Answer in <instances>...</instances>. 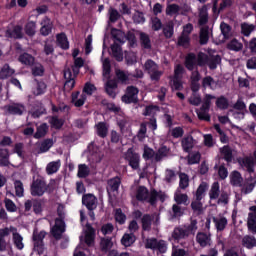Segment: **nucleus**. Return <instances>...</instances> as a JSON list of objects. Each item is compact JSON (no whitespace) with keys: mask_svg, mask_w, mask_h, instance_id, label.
Wrapping results in <instances>:
<instances>
[{"mask_svg":"<svg viewBox=\"0 0 256 256\" xmlns=\"http://www.w3.org/2000/svg\"><path fill=\"white\" fill-rule=\"evenodd\" d=\"M111 35L114 39V43H125L126 37L125 32L118 30V29H112Z\"/></svg>","mask_w":256,"mask_h":256,"instance_id":"473e14b6","label":"nucleus"},{"mask_svg":"<svg viewBox=\"0 0 256 256\" xmlns=\"http://www.w3.org/2000/svg\"><path fill=\"white\" fill-rule=\"evenodd\" d=\"M221 63V56L216 55L208 58L207 65L210 69H217V65Z\"/></svg>","mask_w":256,"mask_h":256,"instance_id":"052dcab7","label":"nucleus"},{"mask_svg":"<svg viewBox=\"0 0 256 256\" xmlns=\"http://www.w3.org/2000/svg\"><path fill=\"white\" fill-rule=\"evenodd\" d=\"M124 159L128 162V164L132 167V169H139V163L141 161L140 156L133 151V148H129L124 154Z\"/></svg>","mask_w":256,"mask_h":256,"instance_id":"39448f33","label":"nucleus"},{"mask_svg":"<svg viewBox=\"0 0 256 256\" xmlns=\"http://www.w3.org/2000/svg\"><path fill=\"white\" fill-rule=\"evenodd\" d=\"M139 95V89L134 86H128L125 95L122 96L123 103H137Z\"/></svg>","mask_w":256,"mask_h":256,"instance_id":"0eeeda50","label":"nucleus"},{"mask_svg":"<svg viewBox=\"0 0 256 256\" xmlns=\"http://www.w3.org/2000/svg\"><path fill=\"white\" fill-rule=\"evenodd\" d=\"M181 145L185 153H190V151L195 147V145H197V141L193 139V136L188 135L181 140Z\"/></svg>","mask_w":256,"mask_h":256,"instance_id":"4468645a","label":"nucleus"},{"mask_svg":"<svg viewBox=\"0 0 256 256\" xmlns=\"http://www.w3.org/2000/svg\"><path fill=\"white\" fill-rule=\"evenodd\" d=\"M19 61L23 65H33V63L35 62V58H33V56L28 53H24L19 56Z\"/></svg>","mask_w":256,"mask_h":256,"instance_id":"6e6d98bb","label":"nucleus"},{"mask_svg":"<svg viewBox=\"0 0 256 256\" xmlns=\"http://www.w3.org/2000/svg\"><path fill=\"white\" fill-rule=\"evenodd\" d=\"M241 31L245 37H249L253 31H255V25L253 24H248V23H243L241 25Z\"/></svg>","mask_w":256,"mask_h":256,"instance_id":"bf43d9fd","label":"nucleus"},{"mask_svg":"<svg viewBox=\"0 0 256 256\" xmlns=\"http://www.w3.org/2000/svg\"><path fill=\"white\" fill-rule=\"evenodd\" d=\"M230 183L231 185H234V187H242L243 177L241 176V173L238 171L232 172L230 175Z\"/></svg>","mask_w":256,"mask_h":256,"instance_id":"cd10ccee","label":"nucleus"},{"mask_svg":"<svg viewBox=\"0 0 256 256\" xmlns=\"http://www.w3.org/2000/svg\"><path fill=\"white\" fill-rule=\"evenodd\" d=\"M109 129L107 128V125L103 122H100L97 125V133L99 135V137H107V133H108Z\"/></svg>","mask_w":256,"mask_h":256,"instance_id":"774afa93","label":"nucleus"},{"mask_svg":"<svg viewBox=\"0 0 256 256\" xmlns=\"http://www.w3.org/2000/svg\"><path fill=\"white\" fill-rule=\"evenodd\" d=\"M189 234L185 228L176 227L172 232V238L174 241H181V239H187Z\"/></svg>","mask_w":256,"mask_h":256,"instance_id":"5701e85b","label":"nucleus"},{"mask_svg":"<svg viewBox=\"0 0 256 256\" xmlns=\"http://www.w3.org/2000/svg\"><path fill=\"white\" fill-rule=\"evenodd\" d=\"M5 36L10 39H23V27L16 25L13 30H6Z\"/></svg>","mask_w":256,"mask_h":256,"instance_id":"a211bd4d","label":"nucleus"},{"mask_svg":"<svg viewBox=\"0 0 256 256\" xmlns=\"http://www.w3.org/2000/svg\"><path fill=\"white\" fill-rule=\"evenodd\" d=\"M256 186V177L250 176L248 179L245 180L244 184H242V191L244 193H251L255 189Z\"/></svg>","mask_w":256,"mask_h":256,"instance_id":"393cba45","label":"nucleus"},{"mask_svg":"<svg viewBox=\"0 0 256 256\" xmlns=\"http://www.w3.org/2000/svg\"><path fill=\"white\" fill-rule=\"evenodd\" d=\"M196 113L201 121H211V116H209L208 108H203V106H201L200 109L196 110Z\"/></svg>","mask_w":256,"mask_h":256,"instance_id":"49530a36","label":"nucleus"},{"mask_svg":"<svg viewBox=\"0 0 256 256\" xmlns=\"http://www.w3.org/2000/svg\"><path fill=\"white\" fill-rule=\"evenodd\" d=\"M213 223H215V227L217 231H225V227H227V218L221 217H213Z\"/></svg>","mask_w":256,"mask_h":256,"instance_id":"79ce46f5","label":"nucleus"},{"mask_svg":"<svg viewBox=\"0 0 256 256\" xmlns=\"http://www.w3.org/2000/svg\"><path fill=\"white\" fill-rule=\"evenodd\" d=\"M142 231H151L153 225V217L150 214H144L141 218Z\"/></svg>","mask_w":256,"mask_h":256,"instance_id":"c85d7f7f","label":"nucleus"},{"mask_svg":"<svg viewBox=\"0 0 256 256\" xmlns=\"http://www.w3.org/2000/svg\"><path fill=\"white\" fill-rule=\"evenodd\" d=\"M102 67H103V77L109 79V75L111 73V61L109 58L102 60Z\"/></svg>","mask_w":256,"mask_h":256,"instance_id":"5fc2aeb1","label":"nucleus"},{"mask_svg":"<svg viewBox=\"0 0 256 256\" xmlns=\"http://www.w3.org/2000/svg\"><path fill=\"white\" fill-rule=\"evenodd\" d=\"M197 65V56L193 53L188 54L185 59L186 69H188V71H193L197 69Z\"/></svg>","mask_w":256,"mask_h":256,"instance_id":"aec40b11","label":"nucleus"},{"mask_svg":"<svg viewBox=\"0 0 256 256\" xmlns=\"http://www.w3.org/2000/svg\"><path fill=\"white\" fill-rule=\"evenodd\" d=\"M173 29H174L173 21H169L165 24L163 28V33L166 39H171V37H173V33H174Z\"/></svg>","mask_w":256,"mask_h":256,"instance_id":"8fccbe9b","label":"nucleus"},{"mask_svg":"<svg viewBox=\"0 0 256 256\" xmlns=\"http://www.w3.org/2000/svg\"><path fill=\"white\" fill-rule=\"evenodd\" d=\"M111 51L116 61H123V50H121V46L119 44L117 43L112 44Z\"/></svg>","mask_w":256,"mask_h":256,"instance_id":"e433bc0d","label":"nucleus"},{"mask_svg":"<svg viewBox=\"0 0 256 256\" xmlns=\"http://www.w3.org/2000/svg\"><path fill=\"white\" fill-rule=\"evenodd\" d=\"M50 233L56 241L61 240L63 234L65 233V220L55 219V224L51 228Z\"/></svg>","mask_w":256,"mask_h":256,"instance_id":"20e7f679","label":"nucleus"},{"mask_svg":"<svg viewBox=\"0 0 256 256\" xmlns=\"http://www.w3.org/2000/svg\"><path fill=\"white\" fill-rule=\"evenodd\" d=\"M36 29L37 24L34 21L27 22L24 28L26 35H28L29 37H33V35H35Z\"/></svg>","mask_w":256,"mask_h":256,"instance_id":"3c124183","label":"nucleus"},{"mask_svg":"<svg viewBox=\"0 0 256 256\" xmlns=\"http://www.w3.org/2000/svg\"><path fill=\"white\" fill-rule=\"evenodd\" d=\"M12 75H15V69L11 68L9 64H5L0 70V79H8Z\"/></svg>","mask_w":256,"mask_h":256,"instance_id":"72a5a7b5","label":"nucleus"},{"mask_svg":"<svg viewBox=\"0 0 256 256\" xmlns=\"http://www.w3.org/2000/svg\"><path fill=\"white\" fill-rule=\"evenodd\" d=\"M117 125L118 127H120L121 133H125V131H127V129L131 127V121L129 120V118H121L118 119Z\"/></svg>","mask_w":256,"mask_h":256,"instance_id":"603ef678","label":"nucleus"},{"mask_svg":"<svg viewBox=\"0 0 256 256\" xmlns=\"http://www.w3.org/2000/svg\"><path fill=\"white\" fill-rule=\"evenodd\" d=\"M64 78L66 79V82L64 84L65 91H71V89L75 87V78L73 77L71 69L67 68L66 70H64Z\"/></svg>","mask_w":256,"mask_h":256,"instance_id":"2eb2a0df","label":"nucleus"},{"mask_svg":"<svg viewBox=\"0 0 256 256\" xmlns=\"http://www.w3.org/2000/svg\"><path fill=\"white\" fill-rule=\"evenodd\" d=\"M100 247L104 253H107L113 247V239L111 237L101 238Z\"/></svg>","mask_w":256,"mask_h":256,"instance_id":"58836bf2","label":"nucleus"},{"mask_svg":"<svg viewBox=\"0 0 256 256\" xmlns=\"http://www.w3.org/2000/svg\"><path fill=\"white\" fill-rule=\"evenodd\" d=\"M108 15H109V21L110 23H117V21H119L121 14L119 13V11H117V9L115 8H109L108 10Z\"/></svg>","mask_w":256,"mask_h":256,"instance_id":"864d4df0","label":"nucleus"},{"mask_svg":"<svg viewBox=\"0 0 256 256\" xmlns=\"http://www.w3.org/2000/svg\"><path fill=\"white\" fill-rule=\"evenodd\" d=\"M242 247L245 249H255L256 247V238L253 235H245L242 238Z\"/></svg>","mask_w":256,"mask_h":256,"instance_id":"a878e982","label":"nucleus"},{"mask_svg":"<svg viewBox=\"0 0 256 256\" xmlns=\"http://www.w3.org/2000/svg\"><path fill=\"white\" fill-rule=\"evenodd\" d=\"M7 109L11 115H23L25 113V105L21 103H12L8 105Z\"/></svg>","mask_w":256,"mask_h":256,"instance_id":"412c9836","label":"nucleus"},{"mask_svg":"<svg viewBox=\"0 0 256 256\" xmlns=\"http://www.w3.org/2000/svg\"><path fill=\"white\" fill-rule=\"evenodd\" d=\"M106 93L111 97L112 99H115L117 94L115 93V90L117 89V82L115 80H108L106 83Z\"/></svg>","mask_w":256,"mask_h":256,"instance_id":"c756f323","label":"nucleus"},{"mask_svg":"<svg viewBox=\"0 0 256 256\" xmlns=\"http://www.w3.org/2000/svg\"><path fill=\"white\" fill-rule=\"evenodd\" d=\"M57 43L61 49H69V40H67V35H65V33L57 35Z\"/></svg>","mask_w":256,"mask_h":256,"instance_id":"09e8293b","label":"nucleus"},{"mask_svg":"<svg viewBox=\"0 0 256 256\" xmlns=\"http://www.w3.org/2000/svg\"><path fill=\"white\" fill-rule=\"evenodd\" d=\"M47 129V124H41L34 134L35 139H41V137H45V135H47Z\"/></svg>","mask_w":256,"mask_h":256,"instance_id":"e2e57ef3","label":"nucleus"},{"mask_svg":"<svg viewBox=\"0 0 256 256\" xmlns=\"http://www.w3.org/2000/svg\"><path fill=\"white\" fill-rule=\"evenodd\" d=\"M203 195V193H196L190 205L192 211L198 215L203 213V202H201L203 200Z\"/></svg>","mask_w":256,"mask_h":256,"instance_id":"6e6552de","label":"nucleus"},{"mask_svg":"<svg viewBox=\"0 0 256 256\" xmlns=\"http://www.w3.org/2000/svg\"><path fill=\"white\" fill-rule=\"evenodd\" d=\"M11 231H17V228L14 226L5 227L0 229V251L1 253L7 251V247L9 246V240L6 237L11 235Z\"/></svg>","mask_w":256,"mask_h":256,"instance_id":"7ed1b4c3","label":"nucleus"},{"mask_svg":"<svg viewBox=\"0 0 256 256\" xmlns=\"http://www.w3.org/2000/svg\"><path fill=\"white\" fill-rule=\"evenodd\" d=\"M144 69L152 81H159L161 79V75H163V71L159 70V65H157L153 60H147L144 64Z\"/></svg>","mask_w":256,"mask_h":256,"instance_id":"f257e3e1","label":"nucleus"},{"mask_svg":"<svg viewBox=\"0 0 256 256\" xmlns=\"http://www.w3.org/2000/svg\"><path fill=\"white\" fill-rule=\"evenodd\" d=\"M147 137V122H143L140 124V129L137 133L138 141H145Z\"/></svg>","mask_w":256,"mask_h":256,"instance_id":"4d7b16f0","label":"nucleus"},{"mask_svg":"<svg viewBox=\"0 0 256 256\" xmlns=\"http://www.w3.org/2000/svg\"><path fill=\"white\" fill-rule=\"evenodd\" d=\"M209 35H211V30L209 26H202L200 29V43L201 45H206L209 41Z\"/></svg>","mask_w":256,"mask_h":256,"instance_id":"f704fd0d","label":"nucleus"},{"mask_svg":"<svg viewBox=\"0 0 256 256\" xmlns=\"http://www.w3.org/2000/svg\"><path fill=\"white\" fill-rule=\"evenodd\" d=\"M119 187H121V178L115 177L108 180V184H107L108 193H115L119 191Z\"/></svg>","mask_w":256,"mask_h":256,"instance_id":"4be33fe9","label":"nucleus"},{"mask_svg":"<svg viewBox=\"0 0 256 256\" xmlns=\"http://www.w3.org/2000/svg\"><path fill=\"white\" fill-rule=\"evenodd\" d=\"M46 89H47V85L45 84V82L36 81V87L33 90V93L34 95H43Z\"/></svg>","mask_w":256,"mask_h":256,"instance_id":"680f3d73","label":"nucleus"},{"mask_svg":"<svg viewBox=\"0 0 256 256\" xmlns=\"http://www.w3.org/2000/svg\"><path fill=\"white\" fill-rule=\"evenodd\" d=\"M220 153H221L223 159H225V161H227V163H231V161H233V150L231 149V147L224 146V147L220 148Z\"/></svg>","mask_w":256,"mask_h":256,"instance_id":"4c0bfd02","label":"nucleus"},{"mask_svg":"<svg viewBox=\"0 0 256 256\" xmlns=\"http://www.w3.org/2000/svg\"><path fill=\"white\" fill-rule=\"evenodd\" d=\"M145 248L159 251V253H167V241L158 240L157 238H148L145 242Z\"/></svg>","mask_w":256,"mask_h":256,"instance_id":"f03ea898","label":"nucleus"},{"mask_svg":"<svg viewBox=\"0 0 256 256\" xmlns=\"http://www.w3.org/2000/svg\"><path fill=\"white\" fill-rule=\"evenodd\" d=\"M13 233V243L19 251H23L25 244H23V236L17 231H11Z\"/></svg>","mask_w":256,"mask_h":256,"instance_id":"7c9ffc66","label":"nucleus"},{"mask_svg":"<svg viewBox=\"0 0 256 256\" xmlns=\"http://www.w3.org/2000/svg\"><path fill=\"white\" fill-rule=\"evenodd\" d=\"M190 87L194 93H197L199 89L201 88V84L199 82L201 81V73H199V70H190Z\"/></svg>","mask_w":256,"mask_h":256,"instance_id":"1a4fd4ad","label":"nucleus"},{"mask_svg":"<svg viewBox=\"0 0 256 256\" xmlns=\"http://www.w3.org/2000/svg\"><path fill=\"white\" fill-rule=\"evenodd\" d=\"M198 25L200 27L207 26V23H209V8H207V5H204L200 8H198Z\"/></svg>","mask_w":256,"mask_h":256,"instance_id":"9d476101","label":"nucleus"},{"mask_svg":"<svg viewBox=\"0 0 256 256\" xmlns=\"http://www.w3.org/2000/svg\"><path fill=\"white\" fill-rule=\"evenodd\" d=\"M47 235V232L45 231H34L33 232V242H34V249H36V251H38V253H42L43 250L45 249V244L43 243V239H45Z\"/></svg>","mask_w":256,"mask_h":256,"instance_id":"423d86ee","label":"nucleus"},{"mask_svg":"<svg viewBox=\"0 0 256 256\" xmlns=\"http://www.w3.org/2000/svg\"><path fill=\"white\" fill-rule=\"evenodd\" d=\"M247 227L252 235H256V215L248 214Z\"/></svg>","mask_w":256,"mask_h":256,"instance_id":"c03bdc74","label":"nucleus"},{"mask_svg":"<svg viewBox=\"0 0 256 256\" xmlns=\"http://www.w3.org/2000/svg\"><path fill=\"white\" fill-rule=\"evenodd\" d=\"M140 43L143 49H151V38L145 32L140 33Z\"/></svg>","mask_w":256,"mask_h":256,"instance_id":"de8ad7c7","label":"nucleus"},{"mask_svg":"<svg viewBox=\"0 0 256 256\" xmlns=\"http://www.w3.org/2000/svg\"><path fill=\"white\" fill-rule=\"evenodd\" d=\"M0 165L1 167L9 165V149L7 148H0Z\"/></svg>","mask_w":256,"mask_h":256,"instance_id":"ea45409f","label":"nucleus"},{"mask_svg":"<svg viewBox=\"0 0 256 256\" xmlns=\"http://www.w3.org/2000/svg\"><path fill=\"white\" fill-rule=\"evenodd\" d=\"M174 201L176 202V205H184V207H187V205H189V196L183 193H175Z\"/></svg>","mask_w":256,"mask_h":256,"instance_id":"2f4dec72","label":"nucleus"},{"mask_svg":"<svg viewBox=\"0 0 256 256\" xmlns=\"http://www.w3.org/2000/svg\"><path fill=\"white\" fill-rule=\"evenodd\" d=\"M196 241L202 248L211 247V234L198 232L196 235Z\"/></svg>","mask_w":256,"mask_h":256,"instance_id":"ddd939ff","label":"nucleus"},{"mask_svg":"<svg viewBox=\"0 0 256 256\" xmlns=\"http://www.w3.org/2000/svg\"><path fill=\"white\" fill-rule=\"evenodd\" d=\"M97 197L93 194H84L82 197V204L88 209V211H93L95 209V202Z\"/></svg>","mask_w":256,"mask_h":256,"instance_id":"dca6fc26","label":"nucleus"},{"mask_svg":"<svg viewBox=\"0 0 256 256\" xmlns=\"http://www.w3.org/2000/svg\"><path fill=\"white\" fill-rule=\"evenodd\" d=\"M183 215H185V208H183L177 204H173L172 205V219H181V217H183Z\"/></svg>","mask_w":256,"mask_h":256,"instance_id":"a19ab883","label":"nucleus"},{"mask_svg":"<svg viewBox=\"0 0 256 256\" xmlns=\"http://www.w3.org/2000/svg\"><path fill=\"white\" fill-rule=\"evenodd\" d=\"M59 167H61V160L48 163L46 166L47 175H53V173H57L59 171Z\"/></svg>","mask_w":256,"mask_h":256,"instance_id":"c9c22d12","label":"nucleus"},{"mask_svg":"<svg viewBox=\"0 0 256 256\" xmlns=\"http://www.w3.org/2000/svg\"><path fill=\"white\" fill-rule=\"evenodd\" d=\"M121 243L124 247H131V245L135 243V238L130 234H124L121 239Z\"/></svg>","mask_w":256,"mask_h":256,"instance_id":"69168bd1","label":"nucleus"},{"mask_svg":"<svg viewBox=\"0 0 256 256\" xmlns=\"http://www.w3.org/2000/svg\"><path fill=\"white\" fill-rule=\"evenodd\" d=\"M157 197H159V194H151L149 193H137L136 199L137 201H142V203H150V205H155L157 203Z\"/></svg>","mask_w":256,"mask_h":256,"instance_id":"f8f14e48","label":"nucleus"},{"mask_svg":"<svg viewBox=\"0 0 256 256\" xmlns=\"http://www.w3.org/2000/svg\"><path fill=\"white\" fill-rule=\"evenodd\" d=\"M91 173V169H89V166L86 164H80L78 166V174L77 176L80 179H85V177H89V174Z\"/></svg>","mask_w":256,"mask_h":256,"instance_id":"a18cd8bd","label":"nucleus"},{"mask_svg":"<svg viewBox=\"0 0 256 256\" xmlns=\"http://www.w3.org/2000/svg\"><path fill=\"white\" fill-rule=\"evenodd\" d=\"M227 48L230 51H241V49H243V44L237 39H233L227 44Z\"/></svg>","mask_w":256,"mask_h":256,"instance_id":"13d9d810","label":"nucleus"},{"mask_svg":"<svg viewBox=\"0 0 256 256\" xmlns=\"http://www.w3.org/2000/svg\"><path fill=\"white\" fill-rule=\"evenodd\" d=\"M164 183L171 185L177 181V172L171 168H167L164 172Z\"/></svg>","mask_w":256,"mask_h":256,"instance_id":"6ab92c4d","label":"nucleus"},{"mask_svg":"<svg viewBox=\"0 0 256 256\" xmlns=\"http://www.w3.org/2000/svg\"><path fill=\"white\" fill-rule=\"evenodd\" d=\"M240 167H244L248 173H255V160L252 157H243L238 159Z\"/></svg>","mask_w":256,"mask_h":256,"instance_id":"9b49d317","label":"nucleus"},{"mask_svg":"<svg viewBox=\"0 0 256 256\" xmlns=\"http://www.w3.org/2000/svg\"><path fill=\"white\" fill-rule=\"evenodd\" d=\"M85 101H87V95L85 93L79 94V92H75L72 94V103L75 107H83Z\"/></svg>","mask_w":256,"mask_h":256,"instance_id":"b1692460","label":"nucleus"},{"mask_svg":"<svg viewBox=\"0 0 256 256\" xmlns=\"http://www.w3.org/2000/svg\"><path fill=\"white\" fill-rule=\"evenodd\" d=\"M32 193H45L47 191V184L43 179H36L31 185Z\"/></svg>","mask_w":256,"mask_h":256,"instance_id":"f3484780","label":"nucleus"},{"mask_svg":"<svg viewBox=\"0 0 256 256\" xmlns=\"http://www.w3.org/2000/svg\"><path fill=\"white\" fill-rule=\"evenodd\" d=\"M179 187L180 189H187V187H189V176H187V174L185 173H180L179 174Z\"/></svg>","mask_w":256,"mask_h":256,"instance_id":"0e129e2a","label":"nucleus"},{"mask_svg":"<svg viewBox=\"0 0 256 256\" xmlns=\"http://www.w3.org/2000/svg\"><path fill=\"white\" fill-rule=\"evenodd\" d=\"M42 27L40 29L41 35H44V37H47L49 33H51V30L53 29V22L49 18H45L42 23Z\"/></svg>","mask_w":256,"mask_h":256,"instance_id":"bb28decb","label":"nucleus"},{"mask_svg":"<svg viewBox=\"0 0 256 256\" xmlns=\"http://www.w3.org/2000/svg\"><path fill=\"white\" fill-rule=\"evenodd\" d=\"M53 147V140L46 139L40 144V153H47Z\"/></svg>","mask_w":256,"mask_h":256,"instance_id":"338daca9","label":"nucleus"},{"mask_svg":"<svg viewBox=\"0 0 256 256\" xmlns=\"http://www.w3.org/2000/svg\"><path fill=\"white\" fill-rule=\"evenodd\" d=\"M114 219L116 223H119V225H125V222L127 221V215L123 213L121 208H118L115 210Z\"/></svg>","mask_w":256,"mask_h":256,"instance_id":"37998d69","label":"nucleus"}]
</instances>
